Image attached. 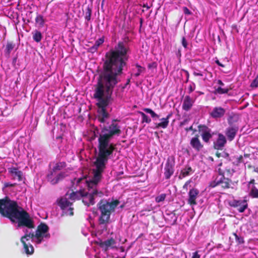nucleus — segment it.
<instances>
[{
    "label": "nucleus",
    "instance_id": "obj_10",
    "mask_svg": "<svg viewBox=\"0 0 258 258\" xmlns=\"http://www.w3.org/2000/svg\"><path fill=\"white\" fill-rule=\"evenodd\" d=\"M248 195L252 198H258V189L255 186V180L251 179L246 184Z\"/></svg>",
    "mask_w": 258,
    "mask_h": 258
},
{
    "label": "nucleus",
    "instance_id": "obj_27",
    "mask_svg": "<svg viewBox=\"0 0 258 258\" xmlns=\"http://www.w3.org/2000/svg\"><path fill=\"white\" fill-rule=\"evenodd\" d=\"M136 67L138 68V70H137V73H136L135 74V76L136 77H138L142 73H143L145 71V69L138 64H137Z\"/></svg>",
    "mask_w": 258,
    "mask_h": 258
},
{
    "label": "nucleus",
    "instance_id": "obj_28",
    "mask_svg": "<svg viewBox=\"0 0 258 258\" xmlns=\"http://www.w3.org/2000/svg\"><path fill=\"white\" fill-rule=\"evenodd\" d=\"M166 198V195L164 194H161L160 195L157 196L156 199L155 201L157 203H160L163 201H164L165 199Z\"/></svg>",
    "mask_w": 258,
    "mask_h": 258
},
{
    "label": "nucleus",
    "instance_id": "obj_35",
    "mask_svg": "<svg viewBox=\"0 0 258 258\" xmlns=\"http://www.w3.org/2000/svg\"><path fill=\"white\" fill-rule=\"evenodd\" d=\"M190 182H191V180H189L187 181L184 184V185L183 186V188L184 189H185L187 191L188 189V186L189 185V184L190 183Z\"/></svg>",
    "mask_w": 258,
    "mask_h": 258
},
{
    "label": "nucleus",
    "instance_id": "obj_3",
    "mask_svg": "<svg viewBox=\"0 0 258 258\" xmlns=\"http://www.w3.org/2000/svg\"><path fill=\"white\" fill-rule=\"evenodd\" d=\"M93 177L91 180L88 179L86 177L75 178L72 181L73 186L76 184L79 189L76 192L66 195L58 201V204L61 209L64 211L66 214L69 216H73V208H71L72 203L69 201L79 200L83 198V202L86 205L89 206L95 203V200L97 197H101L103 194L101 191L98 192L97 186V183L100 180L102 175L99 171L93 169Z\"/></svg>",
    "mask_w": 258,
    "mask_h": 258
},
{
    "label": "nucleus",
    "instance_id": "obj_37",
    "mask_svg": "<svg viewBox=\"0 0 258 258\" xmlns=\"http://www.w3.org/2000/svg\"><path fill=\"white\" fill-rule=\"evenodd\" d=\"M234 235L235 236L236 240L238 243H241L243 242V240L242 238L239 237L236 234H234Z\"/></svg>",
    "mask_w": 258,
    "mask_h": 258
},
{
    "label": "nucleus",
    "instance_id": "obj_39",
    "mask_svg": "<svg viewBox=\"0 0 258 258\" xmlns=\"http://www.w3.org/2000/svg\"><path fill=\"white\" fill-rule=\"evenodd\" d=\"M192 258H200V255L198 254L197 251L193 253Z\"/></svg>",
    "mask_w": 258,
    "mask_h": 258
},
{
    "label": "nucleus",
    "instance_id": "obj_47",
    "mask_svg": "<svg viewBox=\"0 0 258 258\" xmlns=\"http://www.w3.org/2000/svg\"><path fill=\"white\" fill-rule=\"evenodd\" d=\"M88 19H90V16L88 17Z\"/></svg>",
    "mask_w": 258,
    "mask_h": 258
},
{
    "label": "nucleus",
    "instance_id": "obj_1",
    "mask_svg": "<svg viewBox=\"0 0 258 258\" xmlns=\"http://www.w3.org/2000/svg\"><path fill=\"white\" fill-rule=\"evenodd\" d=\"M127 48L123 42H119L114 49L107 54L104 63L105 72L99 80L94 97L97 99L98 119L105 122L109 114L105 110L112 93V89L118 82L117 76L122 73L123 67L127 59Z\"/></svg>",
    "mask_w": 258,
    "mask_h": 258
},
{
    "label": "nucleus",
    "instance_id": "obj_44",
    "mask_svg": "<svg viewBox=\"0 0 258 258\" xmlns=\"http://www.w3.org/2000/svg\"><path fill=\"white\" fill-rule=\"evenodd\" d=\"M189 90H190V92H191L194 91V89L192 88L191 87H190L189 88Z\"/></svg>",
    "mask_w": 258,
    "mask_h": 258
},
{
    "label": "nucleus",
    "instance_id": "obj_4",
    "mask_svg": "<svg viewBox=\"0 0 258 258\" xmlns=\"http://www.w3.org/2000/svg\"><path fill=\"white\" fill-rule=\"evenodd\" d=\"M121 133L120 126L115 121L108 127L102 129L98 139L99 153L94 163L95 169L102 174L105 165L115 150L116 145L110 143L114 135L118 136Z\"/></svg>",
    "mask_w": 258,
    "mask_h": 258
},
{
    "label": "nucleus",
    "instance_id": "obj_33",
    "mask_svg": "<svg viewBox=\"0 0 258 258\" xmlns=\"http://www.w3.org/2000/svg\"><path fill=\"white\" fill-rule=\"evenodd\" d=\"M251 87H258V78H255L251 83Z\"/></svg>",
    "mask_w": 258,
    "mask_h": 258
},
{
    "label": "nucleus",
    "instance_id": "obj_14",
    "mask_svg": "<svg viewBox=\"0 0 258 258\" xmlns=\"http://www.w3.org/2000/svg\"><path fill=\"white\" fill-rule=\"evenodd\" d=\"M225 113V110L221 107H216L210 112V115L214 118L222 117Z\"/></svg>",
    "mask_w": 258,
    "mask_h": 258
},
{
    "label": "nucleus",
    "instance_id": "obj_24",
    "mask_svg": "<svg viewBox=\"0 0 258 258\" xmlns=\"http://www.w3.org/2000/svg\"><path fill=\"white\" fill-rule=\"evenodd\" d=\"M143 110L147 113H149L152 118H159V116L150 108H144Z\"/></svg>",
    "mask_w": 258,
    "mask_h": 258
},
{
    "label": "nucleus",
    "instance_id": "obj_32",
    "mask_svg": "<svg viewBox=\"0 0 258 258\" xmlns=\"http://www.w3.org/2000/svg\"><path fill=\"white\" fill-rule=\"evenodd\" d=\"M98 48V47L94 44L93 46L89 48V51L91 53H94L97 51Z\"/></svg>",
    "mask_w": 258,
    "mask_h": 258
},
{
    "label": "nucleus",
    "instance_id": "obj_22",
    "mask_svg": "<svg viewBox=\"0 0 258 258\" xmlns=\"http://www.w3.org/2000/svg\"><path fill=\"white\" fill-rule=\"evenodd\" d=\"M36 23L40 27H42L44 25V20L43 17L41 15H38L35 18Z\"/></svg>",
    "mask_w": 258,
    "mask_h": 258
},
{
    "label": "nucleus",
    "instance_id": "obj_5",
    "mask_svg": "<svg viewBox=\"0 0 258 258\" xmlns=\"http://www.w3.org/2000/svg\"><path fill=\"white\" fill-rule=\"evenodd\" d=\"M117 201H111L101 200L99 203V210L101 212L99 218L100 224H104L108 222L110 218L111 213L114 211L116 207L118 205Z\"/></svg>",
    "mask_w": 258,
    "mask_h": 258
},
{
    "label": "nucleus",
    "instance_id": "obj_23",
    "mask_svg": "<svg viewBox=\"0 0 258 258\" xmlns=\"http://www.w3.org/2000/svg\"><path fill=\"white\" fill-rule=\"evenodd\" d=\"M42 37L40 32L36 30L33 33V38L35 41L39 42L41 40Z\"/></svg>",
    "mask_w": 258,
    "mask_h": 258
},
{
    "label": "nucleus",
    "instance_id": "obj_36",
    "mask_svg": "<svg viewBox=\"0 0 258 258\" xmlns=\"http://www.w3.org/2000/svg\"><path fill=\"white\" fill-rule=\"evenodd\" d=\"M183 11L184 13L186 15H190L191 14L190 11L189 10V9L187 8H186L185 7H183Z\"/></svg>",
    "mask_w": 258,
    "mask_h": 258
},
{
    "label": "nucleus",
    "instance_id": "obj_40",
    "mask_svg": "<svg viewBox=\"0 0 258 258\" xmlns=\"http://www.w3.org/2000/svg\"><path fill=\"white\" fill-rule=\"evenodd\" d=\"M215 62L219 66H220V67H224L225 66L223 65V64H222L219 60H216L215 61Z\"/></svg>",
    "mask_w": 258,
    "mask_h": 258
},
{
    "label": "nucleus",
    "instance_id": "obj_41",
    "mask_svg": "<svg viewBox=\"0 0 258 258\" xmlns=\"http://www.w3.org/2000/svg\"><path fill=\"white\" fill-rule=\"evenodd\" d=\"M217 83H218V84H219L221 86H224V83L220 80H218Z\"/></svg>",
    "mask_w": 258,
    "mask_h": 258
},
{
    "label": "nucleus",
    "instance_id": "obj_42",
    "mask_svg": "<svg viewBox=\"0 0 258 258\" xmlns=\"http://www.w3.org/2000/svg\"><path fill=\"white\" fill-rule=\"evenodd\" d=\"M225 186H224V187L227 188L229 187V184L228 183H225Z\"/></svg>",
    "mask_w": 258,
    "mask_h": 258
},
{
    "label": "nucleus",
    "instance_id": "obj_43",
    "mask_svg": "<svg viewBox=\"0 0 258 258\" xmlns=\"http://www.w3.org/2000/svg\"><path fill=\"white\" fill-rule=\"evenodd\" d=\"M144 8H147V9H149V8H150L149 6H146L145 5H144Z\"/></svg>",
    "mask_w": 258,
    "mask_h": 258
},
{
    "label": "nucleus",
    "instance_id": "obj_17",
    "mask_svg": "<svg viewBox=\"0 0 258 258\" xmlns=\"http://www.w3.org/2000/svg\"><path fill=\"white\" fill-rule=\"evenodd\" d=\"M164 175L166 179H169L171 176L173 174L174 168L173 166L167 162L164 168Z\"/></svg>",
    "mask_w": 258,
    "mask_h": 258
},
{
    "label": "nucleus",
    "instance_id": "obj_34",
    "mask_svg": "<svg viewBox=\"0 0 258 258\" xmlns=\"http://www.w3.org/2000/svg\"><path fill=\"white\" fill-rule=\"evenodd\" d=\"M181 43H182V46L185 48H187V42L186 40V39L184 37H183L182 38V41H181Z\"/></svg>",
    "mask_w": 258,
    "mask_h": 258
},
{
    "label": "nucleus",
    "instance_id": "obj_16",
    "mask_svg": "<svg viewBox=\"0 0 258 258\" xmlns=\"http://www.w3.org/2000/svg\"><path fill=\"white\" fill-rule=\"evenodd\" d=\"M190 144L197 151H200L203 148V145L202 144L198 137L192 138L190 140Z\"/></svg>",
    "mask_w": 258,
    "mask_h": 258
},
{
    "label": "nucleus",
    "instance_id": "obj_8",
    "mask_svg": "<svg viewBox=\"0 0 258 258\" xmlns=\"http://www.w3.org/2000/svg\"><path fill=\"white\" fill-rule=\"evenodd\" d=\"M247 197H244L242 200H234L230 203V205L233 207H238V211L240 213L243 212L247 208Z\"/></svg>",
    "mask_w": 258,
    "mask_h": 258
},
{
    "label": "nucleus",
    "instance_id": "obj_26",
    "mask_svg": "<svg viewBox=\"0 0 258 258\" xmlns=\"http://www.w3.org/2000/svg\"><path fill=\"white\" fill-rule=\"evenodd\" d=\"M228 91L229 90L227 88H222L221 87H219L216 89V92L220 94L227 93Z\"/></svg>",
    "mask_w": 258,
    "mask_h": 258
},
{
    "label": "nucleus",
    "instance_id": "obj_15",
    "mask_svg": "<svg viewBox=\"0 0 258 258\" xmlns=\"http://www.w3.org/2000/svg\"><path fill=\"white\" fill-rule=\"evenodd\" d=\"M9 172L15 179L21 181L22 179V172L18 168L15 167H12L9 169Z\"/></svg>",
    "mask_w": 258,
    "mask_h": 258
},
{
    "label": "nucleus",
    "instance_id": "obj_7",
    "mask_svg": "<svg viewBox=\"0 0 258 258\" xmlns=\"http://www.w3.org/2000/svg\"><path fill=\"white\" fill-rule=\"evenodd\" d=\"M199 132L201 134L202 138L205 143H209L210 140L214 135V133L206 125H200L198 126Z\"/></svg>",
    "mask_w": 258,
    "mask_h": 258
},
{
    "label": "nucleus",
    "instance_id": "obj_29",
    "mask_svg": "<svg viewBox=\"0 0 258 258\" xmlns=\"http://www.w3.org/2000/svg\"><path fill=\"white\" fill-rule=\"evenodd\" d=\"M157 67V63L156 62H152L148 64V68L149 70H155Z\"/></svg>",
    "mask_w": 258,
    "mask_h": 258
},
{
    "label": "nucleus",
    "instance_id": "obj_12",
    "mask_svg": "<svg viewBox=\"0 0 258 258\" xmlns=\"http://www.w3.org/2000/svg\"><path fill=\"white\" fill-rule=\"evenodd\" d=\"M195 100L189 96H186L184 98L182 107L185 111H189L193 106Z\"/></svg>",
    "mask_w": 258,
    "mask_h": 258
},
{
    "label": "nucleus",
    "instance_id": "obj_18",
    "mask_svg": "<svg viewBox=\"0 0 258 258\" xmlns=\"http://www.w3.org/2000/svg\"><path fill=\"white\" fill-rule=\"evenodd\" d=\"M238 128L235 127H230L227 129L226 135L229 141H232L234 138L237 132Z\"/></svg>",
    "mask_w": 258,
    "mask_h": 258
},
{
    "label": "nucleus",
    "instance_id": "obj_46",
    "mask_svg": "<svg viewBox=\"0 0 258 258\" xmlns=\"http://www.w3.org/2000/svg\"><path fill=\"white\" fill-rule=\"evenodd\" d=\"M88 19H90V16L88 17Z\"/></svg>",
    "mask_w": 258,
    "mask_h": 258
},
{
    "label": "nucleus",
    "instance_id": "obj_21",
    "mask_svg": "<svg viewBox=\"0 0 258 258\" xmlns=\"http://www.w3.org/2000/svg\"><path fill=\"white\" fill-rule=\"evenodd\" d=\"M15 47V44L12 42H8L5 49V55L9 56L11 51Z\"/></svg>",
    "mask_w": 258,
    "mask_h": 258
},
{
    "label": "nucleus",
    "instance_id": "obj_6",
    "mask_svg": "<svg viewBox=\"0 0 258 258\" xmlns=\"http://www.w3.org/2000/svg\"><path fill=\"white\" fill-rule=\"evenodd\" d=\"M66 166V164L64 162H60L55 163L47 175V178L48 181L52 184H55L59 181L62 180L66 176H68V171L58 173L59 171L64 168Z\"/></svg>",
    "mask_w": 258,
    "mask_h": 258
},
{
    "label": "nucleus",
    "instance_id": "obj_25",
    "mask_svg": "<svg viewBox=\"0 0 258 258\" xmlns=\"http://www.w3.org/2000/svg\"><path fill=\"white\" fill-rule=\"evenodd\" d=\"M142 117V122L150 123L151 121V119L149 118L148 116L143 112H139Z\"/></svg>",
    "mask_w": 258,
    "mask_h": 258
},
{
    "label": "nucleus",
    "instance_id": "obj_38",
    "mask_svg": "<svg viewBox=\"0 0 258 258\" xmlns=\"http://www.w3.org/2000/svg\"><path fill=\"white\" fill-rule=\"evenodd\" d=\"M193 74L195 76H203V74L200 71H194Z\"/></svg>",
    "mask_w": 258,
    "mask_h": 258
},
{
    "label": "nucleus",
    "instance_id": "obj_11",
    "mask_svg": "<svg viewBox=\"0 0 258 258\" xmlns=\"http://www.w3.org/2000/svg\"><path fill=\"white\" fill-rule=\"evenodd\" d=\"M199 194V191L198 189L195 188H192L190 189L188 194V203L191 205H196V200Z\"/></svg>",
    "mask_w": 258,
    "mask_h": 258
},
{
    "label": "nucleus",
    "instance_id": "obj_2",
    "mask_svg": "<svg viewBox=\"0 0 258 258\" xmlns=\"http://www.w3.org/2000/svg\"><path fill=\"white\" fill-rule=\"evenodd\" d=\"M0 213L9 218L12 223H17L18 227L25 226L27 227L25 234L21 238L25 252L27 254L33 253L34 248L30 240L39 244L50 237L48 227L45 224L39 225L34 235L31 228L33 225L28 214L19 207L17 203L8 199L0 200Z\"/></svg>",
    "mask_w": 258,
    "mask_h": 258
},
{
    "label": "nucleus",
    "instance_id": "obj_45",
    "mask_svg": "<svg viewBox=\"0 0 258 258\" xmlns=\"http://www.w3.org/2000/svg\"><path fill=\"white\" fill-rule=\"evenodd\" d=\"M9 186V184H8V183H6V184H5V186H6V187H7V186Z\"/></svg>",
    "mask_w": 258,
    "mask_h": 258
},
{
    "label": "nucleus",
    "instance_id": "obj_19",
    "mask_svg": "<svg viewBox=\"0 0 258 258\" xmlns=\"http://www.w3.org/2000/svg\"><path fill=\"white\" fill-rule=\"evenodd\" d=\"M171 115L168 114L166 118H162L160 119V120L161 121L160 123H155V126L156 128H165L167 127L169 124V119Z\"/></svg>",
    "mask_w": 258,
    "mask_h": 258
},
{
    "label": "nucleus",
    "instance_id": "obj_31",
    "mask_svg": "<svg viewBox=\"0 0 258 258\" xmlns=\"http://www.w3.org/2000/svg\"><path fill=\"white\" fill-rule=\"evenodd\" d=\"M236 159V160L234 161L236 164H238L239 163H241L242 161L243 157L241 155L237 156V157H234Z\"/></svg>",
    "mask_w": 258,
    "mask_h": 258
},
{
    "label": "nucleus",
    "instance_id": "obj_9",
    "mask_svg": "<svg viewBox=\"0 0 258 258\" xmlns=\"http://www.w3.org/2000/svg\"><path fill=\"white\" fill-rule=\"evenodd\" d=\"M99 246L104 250L116 248V242L113 238L99 242Z\"/></svg>",
    "mask_w": 258,
    "mask_h": 258
},
{
    "label": "nucleus",
    "instance_id": "obj_20",
    "mask_svg": "<svg viewBox=\"0 0 258 258\" xmlns=\"http://www.w3.org/2000/svg\"><path fill=\"white\" fill-rule=\"evenodd\" d=\"M193 172L191 168L189 166H186L183 169L179 175V178L182 179L185 177L189 175Z\"/></svg>",
    "mask_w": 258,
    "mask_h": 258
},
{
    "label": "nucleus",
    "instance_id": "obj_30",
    "mask_svg": "<svg viewBox=\"0 0 258 258\" xmlns=\"http://www.w3.org/2000/svg\"><path fill=\"white\" fill-rule=\"evenodd\" d=\"M104 37H102L98 39L97 40H96L94 44L98 47L100 45H101L104 42Z\"/></svg>",
    "mask_w": 258,
    "mask_h": 258
},
{
    "label": "nucleus",
    "instance_id": "obj_13",
    "mask_svg": "<svg viewBox=\"0 0 258 258\" xmlns=\"http://www.w3.org/2000/svg\"><path fill=\"white\" fill-rule=\"evenodd\" d=\"M226 143V138L224 136L221 134L218 135V138L216 142H214V146L215 149L221 150L224 146Z\"/></svg>",
    "mask_w": 258,
    "mask_h": 258
}]
</instances>
